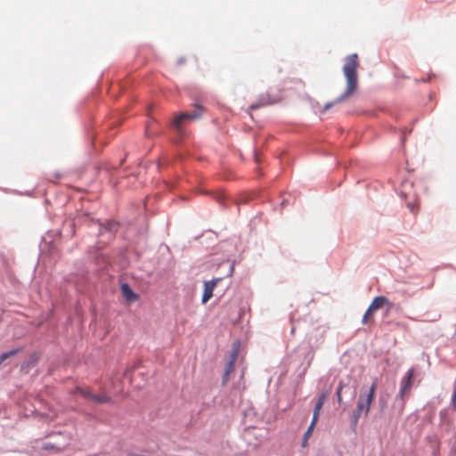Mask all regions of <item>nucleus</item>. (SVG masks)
I'll return each instance as SVG.
<instances>
[{
	"label": "nucleus",
	"instance_id": "1",
	"mask_svg": "<svg viewBox=\"0 0 456 456\" xmlns=\"http://www.w3.org/2000/svg\"><path fill=\"white\" fill-rule=\"evenodd\" d=\"M358 66V55L352 53L346 58V63L343 67V72L346 79V91L332 102H327L321 110L320 113H324L331 107L346 101L357 88L358 75L356 68Z\"/></svg>",
	"mask_w": 456,
	"mask_h": 456
},
{
	"label": "nucleus",
	"instance_id": "2",
	"mask_svg": "<svg viewBox=\"0 0 456 456\" xmlns=\"http://www.w3.org/2000/svg\"><path fill=\"white\" fill-rule=\"evenodd\" d=\"M324 330L321 329L314 330L306 338V343H304L297 349V356L303 357L300 367L302 370H298V377H302L305 374L307 369L312 363L314 359V349L318 348L323 341Z\"/></svg>",
	"mask_w": 456,
	"mask_h": 456
},
{
	"label": "nucleus",
	"instance_id": "3",
	"mask_svg": "<svg viewBox=\"0 0 456 456\" xmlns=\"http://www.w3.org/2000/svg\"><path fill=\"white\" fill-rule=\"evenodd\" d=\"M193 107L195 110L193 112H180L177 114L174 119L172 120L170 126L178 140H182L184 136L183 126L184 123L188 120H196L201 118L203 113V106L200 103L199 101H195L193 102Z\"/></svg>",
	"mask_w": 456,
	"mask_h": 456
},
{
	"label": "nucleus",
	"instance_id": "4",
	"mask_svg": "<svg viewBox=\"0 0 456 456\" xmlns=\"http://www.w3.org/2000/svg\"><path fill=\"white\" fill-rule=\"evenodd\" d=\"M357 389L354 385L346 384L342 381L339 382L337 389H336V396L338 403L340 405H344L346 407L350 405V403L356 397Z\"/></svg>",
	"mask_w": 456,
	"mask_h": 456
},
{
	"label": "nucleus",
	"instance_id": "5",
	"mask_svg": "<svg viewBox=\"0 0 456 456\" xmlns=\"http://www.w3.org/2000/svg\"><path fill=\"white\" fill-rule=\"evenodd\" d=\"M371 403L365 401L363 397L359 396L356 408L353 411L350 418V428L355 432L358 425L359 419L363 413L365 417L368 416L370 410Z\"/></svg>",
	"mask_w": 456,
	"mask_h": 456
},
{
	"label": "nucleus",
	"instance_id": "6",
	"mask_svg": "<svg viewBox=\"0 0 456 456\" xmlns=\"http://www.w3.org/2000/svg\"><path fill=\"white\" fill-rule=\"evenodd\" d=\"M97 225H98L97 235L102 236V235L107 234L108 239L110 240L115 237V235L118 230V227H119V223L115 220L109 219V220H106L105 222L97 221Z\"/></svg>",
	"mask_w": 456,
	"mask_h": 456
},
{
	"label": "nucleus",
	"instance_id": "7",
	"mask_svg": "<svg viewBox=\"0 0 456 456\" xmlns=\"http://www.w3.org/2000/svg\"><path fill=\"white\" fill-rule=\"evenodd\" d=\"M280 101V97L277 95H271L269 93L261 94L258 95L256 101L251 103L248 107L250 110H256L260 108L273 105Z\"/></svg>",
	"mask_w": 456,
	"mask_h": 456
},
{
	"label": "nucleus",
	"instance_id": "8",
	"mask_svg": "<svg viewBox=\"0 0 456 456\" xmlns=\"http://www.w3.org/2000/svg\"><path fill=\"white\" fill-rule=\"evenodd\" d=\"M385 304H389V301L387 299V297H386L385 296H377L375 297L371 303L370 304V305L368 306L367 310L365 311L363 316H362V322L364 324V323H367L368 322V317L370 315H371L375 311L379 310V308H381Z\"/></svg>",
	"mask_w": 456,
	"mask_h": 456
},
{
	"label": "nucleus",
	"instance_id": "9",
	"mask_svg": "<svg viewBox=\"0 0 456 456\" xmlns=\"http://www.w3.org/2000/svg\"><path fill=\"white\" fill-rule=\"evenodd\" d=\"M223 280V277L214 278L210 281H204L203 294L201 303L206 304L212 297L215 287Z\"/></svg>",
	"mask_w": 456,
	"mask_h": 456
},
{
	"label": "nucleus",
	"instance_id": "10",
	"mask_svg": "<svg viewBox=\"0 0 456 456\" xmlns=\"http://www.w3.org/2000/svg\"><path fill=\"white\" fill-rule=\"evenodd\" d=\"M414 370L412 368L409 369L404 377L401 379L400 382V389H399V395L404 396V394L408 392L412 384V379H413Z\"/></svg>",
	"mask_w": 456,
	"mask_h": 456
},
{
	"label": "nucleus",
	"instance_id": "11",
	"mask_svg": "<svg viewBox=\"0 0 456 456\" xmlns=\"http://www.w3.org/2000/svg\"><path fill=\"white\" fill-rule=\"evenodd\" d=\"M40 359V353L35 352L29 355V357L24 361L20 365V371L28 373L32 368H34Z\"/></svg>",
	"mask_w": 456,
	"mask_h": 456
},
{
	"label": "nucleus",
	"instance_id": "12",
	"mask_svg": "<svg viewBox=\"0 0 456 456\" xmlns=\"http://www.w3.org/2000/svg\"><path fill=\"white\" fill-rule=\"evenodd\" d=\"M120 290H121L122 296L127 302H130V303L134 302L139 297V295L137 293H135L132 289L131 286L126 282H123L121 284Z\"/></svg>",
	"mask_w": 456,
	"mask_h": 456
},
{
	"label": "nucleus",
	"instance_id": "13",
	"mask_svg": "<svg viewBox=\"0 0 456 456\" xmlns=\"http://www.w3.org/2000/svg\"><path fill=\"white\" fill-rule=\"evenodd\" d=\"M376 388H377V379H375L372 382V384L368 391H362L360 393L359 396L363 397V399H365V401H368V403H372L374 397H375Z\"/></svg>",
	"mask_w": 456,
	"mask_h": 456
},
{
	"label": "nucleus",
	"instance_id": "14",
	"mask_svg": "<svg viewBox=\"0 0 456 456\" xmlns=\"http://www.w3.org/2000/svg\"><path fill=\"white\" fill-rule=\"evenodd\" d=\"M404 406V396L397 395L392 405L393 410L400 415L403 413Z\"/></svg>",
	"mask_w": 456,
	"mask_h": 456
},
{
	"label": "nucleus",
	"instance_id": "15",
	"mask_svg": "<svg viewBox=\"0 0 456 456\" xmlns=\"http://www.w3.org/2000/svg\"><path fill=\"white\" fill-rule=\"evenodd\" d=\"M328 394H329L328 391H324V392H322L319 395V397H318V399H317V401L315 403V405H314V411H317V412L321 411V410H322V406H323V404L325 403V400H326V398L328 396Z\"/></svg>",
	"mask_w": 456,
	"mask_h": 456
},
{
	"label": "nucleus",
	"instance_id": "16",
	"mask_svg": "<svg viewBox=\"0 0 456 456\" xmlns=\"http://www.w3.org/2000/svg\"><path fill=\"white\" fill-rule=\"evenodd\" d=\"M22 350L21 347H18V348H14V349H12V350H9V351H6V352H4L0 354V364L2 362H4L6 359H8L9 357L11 356H13L15 355L16 354H18L19 352H20Z\"/></svg>",
	"mask_w": 456,
	"mask_h": 456
},
{
	"label": "nucleus",
	"instance_id": "17",
	"mask_svg": "<svg viewBox=\"0 0 456 456\" xmlns=\"http://www.w3.org/2000/svg\"><path fill=\"white\" fill-rule=\"evenodd\" d=\"M378 403L379 405L380 413H383L387 407V395H381L379 397Z\"/></svg>",
	"mask_w": 456,
	"mask_h": 456
},
{
	"label": "nucleus",
	"instance_id": "18",
	"mask_svg": "<svg viewBox=\"0 0 456 456\" xmlns=\"http://www.w3.org/2000/svg\"><path fill=\"white\" fill-rule=\"evenodd\" d=\"M75 390L77 393H79L82 396L89 399H92V396L94 395L88 389L83 388L79 386L76 387Z\"/></svg>",
	"mask_w": 456,
	"mask_h": 456
},
{
	"label": "nucleus",
	"instance_id": "19",
	"mask_svg": "<svg viewBox=\"0 0 456 456\" xmlns=\"http://www.w3.org/2000/svg\"><path fill=\"white\" fill-rule=\"evenodd\" d=\"M92 400H94L97 403H107L110 402V398L104 395H93Z\"/></svg>",
	"mask_w": 456,
	"mask_h": 456
},
{
	"label": "nucleus",
	"instance_id": "20",
	"mask_svg": "<svg viewBox=\"0 0 456 456\" xmlns=\"http://www.w3.org/2000/svg\"><path fill=\"white\" fill-rule=\"evenodd\" d=\"M239 347H240V342L237 341L235 346L232 348V350L230 354V358H229V361H232L233 363H235V362L237 360L238 354H239Z\"/></svg>",
	"mask_w": 456,
	"mask_h": 456
},
{
	"label": "nucleus",
	"instance_id": "21",
	"mask_svg": "<svg viewBox=\"0 0 456 456\" xmlns=\"http://www.w3.org/2000/svg\"><path fill=\"white\" fill-rule=\"evenodd\" d=\"M314 429L312 428H307L305 430L303 439H302V446L305 447L307 444V441L309 437L312 436Z\"/></svg>",
	"mask_w": 456,
	"mask_h": 456
},
{
	"label": "nucleus",
	"instance_id": "22",
	"mask_svg": "<svg viewBox=\"0 0 456 456\" xmlns=\"http://www.w3.org/2000/svg\"><path fill=\"white\" fill-rule=\"evenodd\" d=\"M319 415H320V412L313 411L312 420H311L308 428H312L313 429L314 428V427L318 421Z\"/></svg>",
	"mask_w": 456,
	"mask_h": 456
},
{
	"label": "nucleus",
	"instance_id": "23",
	"mask_svg": "<svg viewBox=\"0 0 456 456\" xmlns=\"http://www.w3.org/2000/svg\"><path fill=\"white\" fill-rule=\"evenodd\" d=\"M309 102H310L311 108L313 109V110L315 113H317L318 111L320 112L321 107H320V104H319V102L317 101H315L314 99H310Z\"/></svg>",
	"mask_w": 456,
	"mask_h": 456
},
{
	"label": "nucleus",
	"instance_id": "24",
	"mask_svg": "<svg viewBox=\"0 0 456 456\" xmlns=\"http://www.w3.org/2000/svg\"><path fill=\"white\" fill-rule=\"evenodd\" d=\"M235 363L232 362V361H228L225 364L224 371L226 373H232L234 370Z\"/></svg>",
	"mask_w": 456,
	"mask_h": 456
},
{
	"label": "nucleus",
	"instance_id": "25",
	"mask_svg": "<svg viewBox=\"0 0 456 456\" xmlns=\"http://www.w3.org/2000/svg\"><path fill=\"white\" fill-rule=\"evenodd\" d=\"M447 415H448V410L447 409H442L439 411V417L443 422H445L447 420Z\"/></svg>",
	"mask_w": 456,
	"mask_h": 456
},
{
	"label": "nucleus",
	"instance_id": "26",
	"mask_svg": "<svg viewBox=\"0 0 456 456\" xmlns=\"http://www.w3.org/2000/svg\"><path fill=\"white\" fill-rule=\"evenodd\" d=\"M452 406L456 410V381L453 385V393L452 395Z\"/></svg>",
	"mask_w": 456,
	"mask_h": 456
},
{
	"label": "nucleus",
	"instance_id": "27",
	"mask_svg": "<svg viewBox=\"0 0 456 456\" xmlns=\"http://www.w3.org/2000/svg\"><path fill=\"white\" fill-rule=\"evenodd\" d=\"M55 448H56V446L53 443H45L42 445V449L45 450V451H49V450H53V449H55Z\"/></svg>",
	"mask_w": 456,
	"mask_h": 456
},
{
	"label": "nucleus",
	"instance_id": "28",
	"mask_svg": "<svg viewBox=\"0 0 456 456\" xmlns=\"http://www.w3.org/2000/svg\"><path fill=\"white\" fill-rule=\"evenodd\" d=\"M234 265H235V261H232L230 265H229V270H228V273L226 274L227 277H230L233 274V272H234Z\"/></svg>",
	"mask_w": 456,
	"mask_h": 456
},
{
	"label": "nucleus",
	"instance_id": "29",
	"mask_svg": "<svg viewBox=\"0 0 456 456\" xmlns=\"http://www.w3.org/2000/svg\"><path fill=\"white\" fill-rule=\"evenodd\" d=\"M215 199L220 202V203H223L225 200V195L223 194V193H217L215 197Z\"/></svg>",
	"mask_w": 456,
	"mask_h": 456
},
{
	"label": "nucleus",
	"instance_id": "30",
	"mask_svg": "<svg viewBox=\"0 0 456 456\" xmlns=\"http://www.w3.org/2000/svg\"><path fill=\"white\" fill-rule=\"evenodd\" d=\"M411 128L410 130H408L407 132H403L402 136H401V142L402 143H404L405 140H406V136L407 134H411Z\"/></svg>",
	"mask_w": 456,
	"mask_h": 456
},
{
	"label": "nucleus",
	"instance_id": "31",
	"mask_svg": "<svg viewBox=\"0 0 456 456\" xmlns=\"http://www.w3.org/2000/svg\"><path fill=\"white\" fill-rule=\"evenodd\" d=\"M407 208L410 209L411 212H415V205L411 202L407 203Z\"/></svg>",
	"mask_w": 456,
	"mask_h": 456
},
{
	"label": "nucleus",
	"instance_id": "32",
	"mask_svg": "<svg viewBox=\"0 0 456 456\" xmlns=\"http://www.w3.org/2000/svg\"><path fill=\"white\" fill-rule=\"evenodd\" d=\"M230 373H226V371H224L223 374V383H226L229 379Z\"/></svg>",
	"mask_w": 456,
	"mask_h": 456
},
{
	"label": "nucleus",
	"instance_id": "33",
	"mask_svg": "<svg viewBox=\"0 0 456 456\" xmlns=\"http://www.w3.org/2000/svg\"><path fill=\"white\" fill-rule=\"evenodd\" d=\"M289 204V201L288 200L284 199L281 200V202L280 203V207L281 208H283L285 206H287Z\"/></svg>",
	"mask_w": 456,
	"mask_h": 456
},
{
	"label": "nucleus",
	"instance_id": "34",
	"mask_svg": "<svg viewBox=\"0 0 456 456\" xmlns=\"http://www.w3.org/2000/svg\"><path fill=\"white\" fill-rule=\"evenodd\" d=\"M254 159H255L256 162H259L258 153L256 149H254Z\"/></svg>",
	"mask_w": 456,
	"mask_h": 456
},
{
	"label": "nucleus",
	"instance_id": "35",
	"mask_svg": "<svg viewBox=\"0 0 456 456\" xmlns=\"http://www.w3.org/2000/svg\"><path fill=\"white\" fill-rule=\"evenodd\" d=\"M184 62H185V58H184V57H180V58L177 60V64H178V65L183 64Z\"/></svg>",
	"mask_w": 456,
	"mask_h": 456
},
{
	"label": "nucleus",
	"instance_id": "36",
	"mask_svg": "<svg viewBox=\"0 0 456 456\" xmlns=\"http://www.w3.org/2000/svg\"><path fill=\"white\" fill-rule=\"evenodd\" d=\"M433 286V281L432 282H428V288L432 287Z\"/></svg>",
	"mask_w": 456,
	"mask_h": 456
},
{
	"label": "nucleus",
	"instance_id": "37",
	"mask_svg": "<svg viewBox=\"0 0 456 456\" xmlns=\"http://www.w3.org/2000/svg\"><path fill=\"white\" fill-rule=\"evenodd\" d=\"M433 286V281L432 282H428V288L432 287Z\"/></svg>",
	"mask_w": 456,
	"mask_h": 456
},
{
	"label": "nucleus",
	"instance_id": "38",
	"mask_svg": "<svg viewBox=\"0 0 456 456\" xmlns=\"http://www.w3.org/2000/svg\"><path fill=\"white\" fill-rule=\"evenodd\" d=\"M55 176H56V178H60L61 177V175L59 174H56Z\"/></svg>",
	"mask_w": 456,
	"mask_h": 456
}]
</instances>
